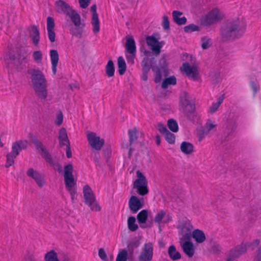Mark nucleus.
Segmentation results:
<instances>
[{
	"instance_id": "obj_15",
	"label": "nucleus",
	"mask_w": 261,
	"mask_h": 261,
	"mask_svg": "<svg viewBox=\"0 0 261 261\" xmlns=\"http://www.w3.org/2000/svg\"><path fill=\"white\" fill-rule=\"evenodd\" d=\"M4 60L6 64H10L15 62V47L12 45H9L5 51Z\"/></svg>"
},
{
	"instance_id": "obj_39",
	"label": "nucleus",
	"mask_w": 261,
	"mask_h": 261,
	"mask_svg": "<svg viewBox=\"0 0 261 261\" xmlns=\"http://www.w3.org/2000/svg\"><path fill=\"white\" fill-rule=\"evenodd\" d=\"M127 226L129 230L135 231L138 228V225L136 223L135 217H129L127 219Z\"/></svg>"
},
{
	"instance_id": "obj_40",
	"label": "nucleus",
	"mask_w": 261,
	"mask_h": 261,
	"mask_svg": "<svg viewBox=\"0 0 261 261\" xmlns=\"http://www.w3.org/2000/svg\"><path fill=\"white\" fill-rule=\"evenodd\" d=\"M128 258V252L126 249H121L116 257V261H126Z\"/></svg>"
},
{
	"instance_id": "obj_21",
	"label": "nucleus",
	"mask_w": 261,
	"mask_h": 261,
	"mask_svg": "<svg viewBox=\"0 0 261 261\" xmlns=\"http://www.w3.org/2000/svg\"><path fill=\"white\" fill-rule=\"evenodd\" d=\"M130 210L134 213H137L143 206V202L136 196H132L128 202Z\"/></svg>"
},
{
	"instance_id": "obj_8",
	"label": "nucleus",
	"mask_w": 261,
	"mask_h": 261,
	"mask_svg": "<svg viewBox=\"0 0 261 261\" xmlns=\"http://www.w3.org/2000/svg\"><path fill=\"white\" fill-rule=\"evenodd\" d=\"M180 70L191 80L195 81L198 78V71L196 66H191L189 63L185 62L180 67Z\"/></svg>"
},
{
	"instance_id": "obj_53",
	"label": "nucleus",
	"mask_w": 261,
	"mask_h": 261,
	"mask_svg": "<svg viewBox=\"0 0 261 261\" xmlns=\"http://www.w3.org/2000/svg\"><path fill=\"white\" fill-rule=\"evenodd\" d=\"M162 26L164 30H167L169 29L170 23L168 18L167 16L164 15L163 17Z\"/></svg>"
},
{
	"instance_id": "obj_22",
	"label": "nucleus",
	"mask_w": 261,
	"mask_h": 261,
	"mask_svg": "<svg viewBox=\"0 0 261 261\" xmlns=\"http://www.w3.org/2000/svg\"><path fill=\"white\" fill-rule=\"evenodd\" d=\"M57 11L59 13L68 15L73 10L65 2L60 0L56 3Z\"/></svg>"
},
{
	"instance_id": "obj_38",
	"label": "nucleus",
	"mask_w": 261,
	"mask_h": 261,
	"mask_svg": "<svg viewBox=\"0 0 261 261\" xmlns=\"http://www.w3.org/2000/svg\"><path fill=\"white\" fill-rule=\"evenodd\" d=\"M137 220L140 224L145 223L148 218V212L147 210H143L137 215Z\"/></svg>"
},
{
	"instance_id": "obj_44",
	"label": "nucleus",
	"mask_w": 261,
	"mask_h": 261,
	"mask_svg": "<svg viewBox=\"0 0 261 261\" xmlns=\"http://www.w3.org/2000/svg\"><path fill=\"white\" fill-rule=\"evenodd\" d=\"M138 130L136 128H134L128 131L129 141L132 144L137 139Z\"/></svg>"
},
{
	"instance_id": "obj_25",
	"label": "nucleus",
	"mask_w": 261,
	"mask_h": 261,
	"mask_svg": "<svg viewBox=\"0 0 261 261\" xmlns=\"http://www.w3.org/2000/svg\"><path fill=\"white\" fill-rule=\"evenodd\" d=\"M68 16H69L71 21L76 27L80 28L81 29L85 28V23H82L81 22L80 15L75 10H73L71 12H70Z\"/></svg>"
},
{
	"instance_id": "obj_37",
	"label": "nucleus",
	"mask_w": 261,
	"mask_h": 261,
	"mask_svg": "<svg viewBox=\"0 0 261 261\" xmlns=\"http://www.w3.org/2000/svg\"><path fill=\"white\" fill-rule=\"evenodd\" d=\"M118 70L120 75H123L126 68L125 61L122 56L119 57L117 60Z\"/></svg>"
},
{
	"instance_id": "obj_7",
	"label": "nucleus",
	"mask_w": 261,
	"mask_h": 261,
	"mask_svg": "<svg viewBox=\"0 0 261 261\" xmlns=\"http://www.w3.org/2000/svg\"><path fill=\"white\" fill-rule=\"evenodd\" d=\"M223 17V15L220 11L215 8L202 17L201 23L204 27L210 26L221 20Z\"/></svg>"
},
{
	"instance_id": "obj_33",
	"label": "nucleus",
	"mask_w": 261,
	"mask_h": 261,
	"mask_svg": "<svg viewBox=\"0 0 261 261\" xmlns=\"http://www.w3.org/2000/svg\"><path fill=\"white\" fill-rule=\"evenodd\" d=\"M182 14V13L178 11H173L172 12L173 20L178 25L185 24L187 22V18L185 16L180 17Z\"/></svg>"
},
{
	"instance_id": "obj_35",
	"label": "nucleus",
	"mask_w": 261,
	"mask_h": 261,
	"mask_svg": "<svg viewBox=\"0 0 261 261\" xmlns=\"http://www.w3.org/2000/svg\"><path fill=\"white\" fill-rule=\"evenodd\" d=\"M192 236L197 243H201L205 240L204 233L202 230L198 229L193 231Z\"/></svg>"
},
{
	"instance_id": "obj_26",
	"label": "nucleus",
	"mask_w": 261,
	"mask_h": 261,
	"mask_svg": "<svg viewBox=\"0 0 261 261\" xmlns=\"http://www.w3.org/2000/svg\"><path fill=\"white\" fill-rule=\"evenodd\" d=\"M30 37L33 44L36 46H38L40 40V35L39 30L36 25L31 27L30 31Z\"/></svg>"
},
{
	"instance_id": "obj_12",
	"label": "nucleus",
	"mask_w": 261,
	"mask_h": 261,
	"mask_svg": "<svg viewBox=\"0 0 261 261\" xmlns=\"http://www.w3.org/2000/svg\"><path fill=\"white\" fill-rule=\"evenodd\" d=\"M217 124L215 121L208 119L206 123L203 126L201 132L199 136V140L200 141L208 134L214 132L216 130Z\"/></svg>"
},
{
	"instance_id": "obj_10",
	"label": "nucleus",
	"mask_w": 261,
	"mask_h": 261,
	"mask_svg": "<svg viewBox=\"0 0 261 261\" xmlns=\"http://www.w3.org/2000/svg\"><path fill=\"white\" fill-rule=\"evenodd\" d=\"M146 42L147 45L155 55L158 56L160 54L162 45L161 42H159L155 37L153 36L146 37Z\"/></svg>"
},
{
	"instance_id": "obj_55",
	"label": "nucleus",
	"mask_w": 261,
	"mask_h": 261,
	"mask_svg": "<svg viewBox=\"0 0 261 261\" xmlns=\"http://www.w3.org/2000/svg\"><path fill=\"white\" fill-rule=\"evenodd\" d=\"M90 1L91 0H79L80 7L82 8H87L89 6Z\"/></svg>"
},
{
	"instance_id": "obj_60",
	"label": "nucleus",
	"mask_w": 261,
	"mask_h": 261,
	"mask_svg": "<svg viewBox=\"0 0 261 261\" xmlns=\"http://www.w3.org/2000/svg\"><path fill=\"white\" fill-rule=\"evenodd\" d=\"M176 79L174 76L165 78L162 82H176Z\"/></svg>"
},
{
	"instance_id": "obj_18",
	"label": "nucleus",
	"mask_w": 261,
	"mask_h": 261,
	"mask_svg": "<svg viewBox=\"0 0 261 261\" xmlns=\"http://www.w3.org/2000/svg\"><path fill=\"white\" fill-rule=\"evenodd\" d=\"M33 143L36 147L39 150L41 154L45 158L46 161L49 164L53 163V161L50 154L47 151L46 149L43 147L41 142L35 139L33 140Z\"/></svg>"
},
{
	"instance_id": "obj_27",
	"label": "nucleus",
	"mask_w": 261,
	"mask_h": 261,
	"mask_svg": "<svg viewBox=\"0 0 261 261\" xmlns=\"http://www.w3.org/2000/svg\"><path fill=\"white\" fill-rule=\"evenodd\" d=\"M185 242L181 244L184 252L189 257H191L194 254L195 247L190 240H185Z\"/></svg>"
},
{
	"instance_id": "obj_19",
	"label": "nucleus",
	"mask_w": 261,
	"mask_h": 261,
	"mask_svg": "<svg viewBox=\"0 0 261 261\" xmlns=\"http://www.w3.org/2000/svg\"><path fill=\"white\" fill-rule=\"evenodd\" d=\"M33 87L36 94L41 98L47 96V89L45 83H33Z\"/></svg>"
},
{
	"instance_id": "obj_14",
	"label": "nucleus",
	"mask_w": 261,
	"mask_h": 261,
	"mask_svg": "<svg viewBox=\"0 0 261 261\" xmlns=\"http://www.w3.org/2000/svg\"><path fill=\"white\" fill-rule=\"evenodd\" d=\"M97 7L96 5H93L91 7V11L92 14L91 23L93 26V32L97 33L100 30V22L98 15L96 12Z\"/></svg>"
},
{
	"instance_id": "obj_49",
	"label": "nucleus",
	"mask_w": 261,
	"mask_h": 261,
	"mask_svg": "<svg viewBox=\"0 0 261 261\" xmlns=\"http://www.w3.org/2000/svg\"><path fill=\"white\" fill-rule=\"evenodd\" d=\"M201 41V47L203 49H207L211 43V40L207 37H202Z\"/></svg>"
},
{
	"instance_id": "obj_48",
	"label": "nucleus",
	"mask_w": 261,
	"mask_h": 261,
	"mask_svg": "<svg viewBox=\"0 0 261 261\" xmlns=\"http://www.w3.org/2000/svg\"><path fill=\"white\" fill-rule=\"evenodd\" d=\"M55 26V21L53 17L50 16H48L47 18V22H46V29L48 30H54V28Z\"/></svg>"
},
{
	"instance_id": "obj_46",
	"label": "nucleus",
	"mask_w": 261,
	"mask_h": 261,
	"mask_svg": "<svg viewBox=\"0 0 261 261\" xmlns=\"http://www.w3.org/2000/svg\"><path fill=\"white\" fill-rule=\"evenodd\" d=\"M184 31L186 33H192L195 31H199V27L194 24H190L184 28Z\"/></svg>"
},
{
	"instance_id": "obj_6",
	"label": "nucleus",
	"mask_w": 261,
	"mask_h": 261,
	"mask_svg": "<svg viewBox=\"0 0 261 261\" xmlns=\"http://www.w3.org/2000/svg\"><path fill=\"white\" fill-rule=\"evenodd\" d=\"M136 174L137 178L133 182V188L137 190L139 195L144 196L149 192L147 179L140 171L138 170Z\"/></svg>"
},
{
	"instance_id": "obj_62",
	"label": "nucleus",
	"mask_w": 261,
	"mask_h": 261,
	"mask_svg": "<svg viewBox=\"0 0 261 261\" xmlns=\"http://www.w3.org/2000/svg\"><path fill=\"white\" fill-rule=\"evenodd\" d=\"M176 83H162V88L163 89H166L168 87L169 85H175Z\"/></svg>"
},
{
	"instance_id": "obj_32",
	"label": "nucleus",
	"mask_w": 261,
	"mask_h": 261,
	"mask_svg": "<svg viewBox=\"0 0 261 261\" xmlns=\"http://www.w3.org/2000/svg\"><path fill=\"white\" fill-rule=\"evenodd\" d=\"M181 152L185 154H190L194 151V146L190 142H182L180 146Z\"/></svg>"
},
{
	"instance_id": "obj_17",
	"label": "nucleus",
	"mask_w": 261,
	"mask_h": 261,
	"mask_svg": "<svg viewBox=\"0 0 261 261\" xmlns=\"http://www.w3.org/2000/svg\"><path fill=\"white\" fill-rule=\"evenodd\" d=\"M172 220V217L169 214H167L164 210H161L158 212L154 217V222L160 225L161 223H168Z\"/></svg>"
},
{
	"instance_id": "obj_1",
	"label": "nucleus",
	"mask_w": 261,
	"mask_h": 261,
	"mask_svg": "<svg viewBox=\"0 0 261 261\" xmlns=\"http://www.w3.org/2000/svg\"><path fill=\"white\" fill-rule=\"evenodd\" d=\"M239 24L238 20L228 21L226 27L222 31L223 37L231 40L241 36L243 31L239 27Z\"/></svg>"
},
{
	"instance_id": "obj_63",
	"label": "nucleus",
	"mask_w": 261,
	"mask_h": 261,
	"mask_svg": "<svg viewBox=\"0 0 261 261\" xmlns=\"http://www.w3.org/2000/svg\"><path fill=\"white\" fill-rule=\"evenodd\" d=\"M251 86L254 92H256L258 91V86L255 83H252Z\"/></svg>"
},
{
	"instance_id": "obj_30",
	"label": "nucleus",
	"mask_w": 261,
	"mask_h": 261,
	"mask_svg": "<svg viewBox=\"0 0 261 261\" xmlns=\"http://www.w3.org/2000/svg\"><path fill=\"white\" fill-rule=\"evenodd\" d=\"M29 73L32 76V82H45V78L43 74L38 69H32Z\"/></svg>"
},
{
	"instance_id": "obj_11",
	"label": "nucleus",
	"mask_w": 261,
	"mask_h": 261,
	"mask_svg": "<svg viewBox=\"0 0 261 261\" xmlns=\"http://www.w3.org/2000/svg\"><path fill=\"white\" fill-rule=\"evenodd\" d=\"M153 257V245L151 243L144 244L139 259L140 261H151Z\"/></svg>"
},
{
	"instance_id": "obj_45",
	"label": "nucleus",
	"mask_w": 261,
	"mask_h": 261,
	"mask_svg": "<svg viewBox=\"0 0 261 261\" xmlns=\"http://www.w3.org/2000/svg\"><path fill=\"white\" fill-rule=\"evenodd\" d=\"M166 141L170 144H174L175 142V136L169 130L164 135Z\"/></svg>"
},
{
	"instance_id": "obj_51",
	"label": "nucleus",
	"mask_w": 261,
	"mask_h": 261,
	"mask_svg": "<svg viewBox=\"0 0 261 261\" xmlns=\"http://www.w3.org/2000/svg\"><path fill=\"white\" fill-rule=\"evenodd\" d=\"M149 59L148 58H144L142 62H141V66L142 67V68H143V71H145V70H147V71H149V69H150V67H149Z\"/></svg>"
},
{
	"instance_id": "obj_9",
	"label": "nucleus",
	"mask_w": 261,
	"mask_h": 261,
	"mask_svg": "<svg viewBox=\"0 0 261 261\" xmlns=\"http://www.w3.org/2000/svg\"><path fill=\"white\" fill-rule=\"evenodd\" d=\"M87 137L91 147L96 150H100L104 144V140L97 136L94 133L87 132Z\"/></svg>"
},
{
	"instance_id": "obj_43",
	"label": "nucleus",
	"mask_w": 261,
	"mask_h": 261,
	"mask_svg": "<svg viewBox=\"0 0 261 261\" xmlns=\"http://www.w3.org/2000/svg\"><path fill=\"white\" fill-rule=\"evenodd\" d=\"M45 261H59L57 253L53 250L47 252L45 256Z\"/></svg>"
},
{
	"instance_id": "obj_56",
	"label": "nucleus",
	"mask_w": 261,
	"mask_h": 261,
	"mask_svg": "<svg viewBox=\"0 0 261 261\" xmlns=\"http://www.w3.org/2000/svg\"><path fill=\"white\" fill-rule=\"evenodd\" d=\"M98 255L99 257L103 260H106L107 259V255L106 253L102 248H100L98 250Z\"/></svg>"
},
{
	"instance_id": "obj_57",
	"label": "nucleus",
	"mask_w": 261,
	"mask_h": 261,
	"mask_svg": "<svg viewBox=\"0 0 261 261\" xmlns=\"http://www.w3.org/2000/svg\"><path fill=\"white\" fill-rule=\"evenodd\" d=\"M254 261H261V246L256 250Z\"/></svg>"
},
{
	"instance_id": "obj_24",
	"label": "nucleus",
	"mask_w": 261,
	"mask_h": 261,
	"mask_svg": "<svg viewBox=\"0 0 261 261\" xmlns=\"http://www.w3.org/2000/svg\"><path fill=\"white\" fill-rule=\"evenodd\" d=\"M49 56L51 64V70L54 74L57 72V67L59 60L58 51L55 49H51L49 51Z\"/></svg>"
},
{
	"instance_id": "obj_54",
	"label": "nucleus",
	"mask_w": 261,
	"mask_h": 261,
	"mask_svg": "<svg viewBox=\"0 0 261 261\" xmlns=\"http://www.w3.org/2000/svg\"><path fill=\"white\" fill-rule=\"evenodd\" d=\"M157 129L164 136L169 131L166 126L162 123L158 124Z\"/></svg>"
},
{
	"instance_id": "obj_52",
	"label": "nucleus",
	"mask_w": 261,
	"mask_h": 261,
	"mask_svg": "<svg viewBox=\"0 0 261 261\" xmlns=\"http://www.w3.org/2000/svg\"><path fill=\"white\" fill-rule=\"evenodd\" d=\"M47 31L49 41L51 42H54L56 40V34L54 30H48Z\"/></svg>"
},
{
	"instance_id": "obj_3",
	"label": "nucleus",
	"mask_w": 261,
	"mask_h": 261,
	"mask_svg": "<svg viewBox=\"0 0 261 261\" xmlns=\"http://www.w3.org/2000/svg\"><path fill=\"white\" fill-rule=\"evenodd\" d=\"M73 167L72 165L68 164L64 167V181L66 189L70 192L72 200L75 198L76 190L75 188L76 182L73 174Z\"/></svg>"
},
{
	"instance_id": "obj_13",
	"label": "nucleus",
	"mask_w": 261,
	"mask_h": 261,
	"mask_svg": "<svg viewBox=\"0 0 261 261\" xmlns=\"http://www.w3.org/2000/svg\"><path fill=\"white\" fill-rule=\"evenodd\" d=\"M180 229V233L183 240H190L192 234V230L193 229V225L190 222H186L179 226Z\"/></svg>"
},
{
	"instance_id": "obj_50",
	"label": "nucleus",
	"mask_w": 261,
	"mask_h": 261,
	"mask_svg": "<svg viewBox=\"0 0 261 261\" xmlns=\"http://www.w3.org/2000/svg\"><path fill=\"white\" fill-rule=\"evenodd\" d=\"M34 61L37 63H40L42 59V54L40 50L35 51L33 54Z\"/></svg>"
},
{
	"instance_id": "obj_29",
	"label": "nucleus",
	"mask_w": 261,
	"mask_h": 261,
	"mask_svg": "<svg viewBox=\"0 0 261 261\" xmlns=\"http://www.w3.org/2000/svg\"><path fill=\"white\" fill-rule=\"evenodd\" d=\"M58 139L61 146L69 145V141L67 137L66 130L65 128H62L59 130Z\"/></svg>"
},
{
	"instance_id": "obj_59",
	"label": "nucleus",
	"mask_w": 261,
	"mask_h": 261,
	"mask_svg": "<svg viewBox=\"0 0 261 261\" xmlns=\"http://www.w3.org/2000/svg\"><path fill=\"white\" fill-rule=\"evenodd\" d=\"M129 55H126V58L128 62L134 63V59L136 57V54H129Z\"/></svg>"
},
{
	"instance_id": "obj_16",
	"label": "nucleus",
	"mask_w": 261,
	"mask_h": 261,
	"mask_svg": "<svg viewBox=\"0 0 261 261\" xmlns=\"http://www.w3.org/2000/svg\"><path fill=\"white\" fill-rule=\"evenodd\" d=\"M161 67L152 66L151 68L153 71L155 73L154 82H162L161 70L164 69L167 66V62L165 57H162L160 60Z\"/></svg>"
},
{
	"instance_id": "obj_61",
	"label": "nucleus",
	"mask_w": 261,
	"mask_h": 261,
	"mask_svg": "<svg viewBox=\"0 0 261 261\" xmlns=\"http://www.w3.org/2000/svg\"><path fill=\"white\" fill-rule=\"evenodd\" d=\"M66 146V155L68 158H70L71 157V151L70 148V145H67Z\"/></svg>"
},
{
	"instance_id": "obj_4",
	"label": "nucleus",
	"mask_w": 261,
	"mask_h": 261,
	"mask_svg": "<svg viewBox=\"0 0 261 261\" xmlns=\"http://www.w3.org/2000/svg\"><path fill=\"white\" fill-rule=\"evenodd\" d=\"M259 243V241L258 239L254 240L253 243H243L230 251L229 256L226 261H231L233 258L238 256L246 251L252 250L255 247L258 246Z\"/></svg>"
},
{
	"instance_id": "obj_64",
	"label": "nucleus",
	"mask_w": 261,
	"mask_h": 261,
	"mask_svg": "<svg viewBox=\"0 0 261 261\" xmlns=\"http://www.w3.org/2000/svg\"><path fill=\"white\" fill-rule=\"evenodd\" d=\"M155 142L157 145H160L161 143V137L159 135L155 136Z\"/></svg>"
},
{
	"instance_id": "obj_47",
	"label": "nucleus",
	"mask_w": 261,
	"mask_h": 261,
	"mask_svg": "<svg viewBox=\"0 0 261 261\" xmlns=\"http://www.w3.org/2000/svg\"><path fill=\"white\" fill-rule=\"evenodd\" d=\"M63 121V115L61 111H59L56 114V119L55 120V123L57 126L61 125Z\"/></svg>"
},
{
	"instance_id": "obj_31",
	"label": "nucleus",
	"mask_w": 261,
	"mask_h": 261,
	"mask_svg": "<svg viewBox=\"0 0 261 261\" xmlns=\"http://www.w3.org/2000/svg\"><path fill=\"white\" fill-rule=\"evenodd\" d=\"M125 48L129 54H136V46L135 40L132 37H127L125 44Z\"/></svg>"
},
{
	"instance_id": "obj_58",
	"label": "nucleus",
	"mask_w": 261,
	"mask_h": 261,
	"mask_svg": "<svg viewBox=\"0 0 261 261\" xmlns=\"http://www.w3.org/2000/svg\"><path fill=\"white\" fill-rule=\"evenodd\" d=\"M28 145V142L26 141H19L17 142V148L23 149L25 148Z\"/></svg>"
},
{
	"instance_id": "obj_23",
	"label": "nucleus",
	"mask_w": 261,
	"mask_h": 261,
	"mask_svg": "<svg viewBox=\"0 0 261 261\" xmlns=\"http://www.w3.org/2000/svg\"><path fill=\"white\" fill-rule=\"evenodd\" d=\"M28 50L26 48L19 50V53L17 54V62H18L21 68L22 69L26 67L28 62Z\"/></svg>"
},
{
	"instance_id": "obj_5",
	"label": "nucleus",
	"mask_w": 261,
	"mask_h": 261,
	"mask_svg": "<svg viewBox=\"0 0 261 261\" xmlns=\"http://www.w3.org/2000/svg\"><path fill=\"white\" fill-rule=\"evenodd\" d=\"M84 197L85 203L92 211L98 212L101 207L96 201L95 196L90 187L86 185L83 188Z\"/></svg>"
},
{
	"instance_id": "obj_42",
	"label": "nucleus",
	"mask_w": 261,
	"mask_h": 261,
	"mask_svg": "<svg viewBox=\"0 0 261 261\" xmlns=\"http://www.w3.org/2000/svg\"><path fill=\"white\" fill-rule=\"evenodd\" d=\"M115 72V68L112 60H109L106 65V73L109 77L114 75Z\"/></svg>"
},
{
	"instance_id": "obj_28",
	"label": "nucleus",
	"mask_w": 261,
	"mask_h": 261,
	"mask_svg": "<svg viewBox=\"0 0 261 261\" xmlns=\"http://www.w3.org/2000/svg\"><path fill=\"white\" fill-rule=\"evenodd\" d=\"M16 157V142L13 143L12 150L7 155V162L5 165L6 168H9L14 163V159Z\"/></svg>"
},
{
	"instance_id": "obj_34",
	"label": "nucleus",
	"mask_w": 261,
	"mask_h": 261,
	"mask_svg": "<svg viewBox=\"0 0 261 261\" xmlns=\"http://www.w3.org/2000/svg\"><path fill=\"white\" fill-rule=\"evenodd\" d=\"M224 98V94L219 96L217 99V101L213 102L212 105L210 107L208 112L211 114H213L216 112L218 110L221 104L223 102Z\"/></svg>"
},
{
	"instance_id": "obj_41",
	"label": "nucleus",
	"mask_w": 261,
	"mask_h": 261,
	"mask_svg": "<svg viewBox=\"0 0 261 261\" xmlns=\"http://www.w3.org/2000/svg\"><path fill=\"white\" fill-rule=\"evenodd\" d=\"M167 125L169 129L173 133H177L178 131V125L177 122L173 119H170L168 120Z\"/></svg>"
},
{
	"instance_id": "obj_2",
	"label": "nucleus",
	"mask_w": 261,
	"mask_h": 261,
	"mask_svg": "<svg viewBox=\"0 0 261 261\" xmlns=\"http://www.w3.org/2000/svg\"><path fill=\"white\" fill-rule=\"evenodd\" d=\"M179 107L184 114L189 119H192L195 112V105L190 102V96L185 91L180 93L179 96Z\"/></svg>"
},
{
	"instance_id": "obj_20",
	"label": "nucleus",
	"mask_w": 261,
	"mask_h": 261,
	"mask_svg": "<svg viewBox=\"0 0 261 261\" xmlns=\"http://www.w3.org/2000/svg\"><path fill=\"white\" fill-rule=\"evenodd\" d=\"M27 174L29 176L33 178L40 187H42L44 185L45 180L43 174L36 172L33 169H29L27 172Z\"/></svg>"
},
{
	"instance_id": "obj_36",
	"label": "nucleus",
	"mask_w": 261,
	"mask_h": 261,
	"mask_svg": "<svg viewBox=\"0 0 261 261\" xmlns=\"http://www.w3.org/2000/svg\"><path fill=\"white\" fill-rule=\"evenodd\" d=\"M168 254L170 257L173 260H176L180 258L181 255L178 252L174 245H171L169 247Z\"/></svg>"
}]
</instances>
